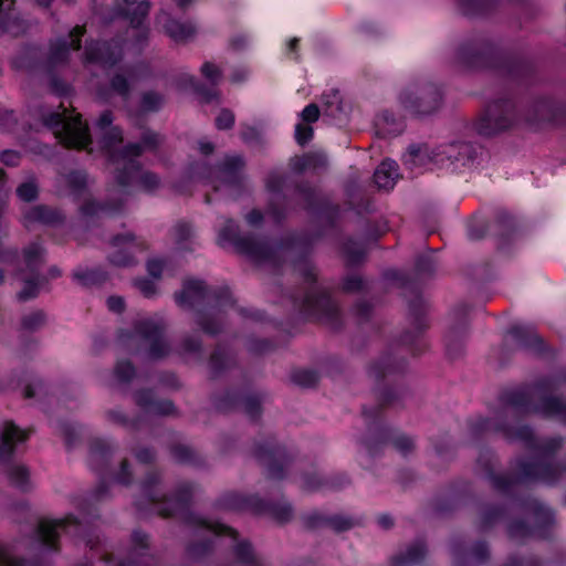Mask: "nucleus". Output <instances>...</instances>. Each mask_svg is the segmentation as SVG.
<instances>
[{
  "instance_id": "5701e85b",
  "label": "nucleus",
  "mask_w": 566,
  "mask_h": 566,
  "mask_svg": "<svg viewBox=\"0 0 566 566\" xmlns=\"http://www.w3.org/2000/svg\"><path fill=\"white\" fill-rule=\"evenodd\" d=\"M305 308L310 313L322 315L331 314L334 311L332 300L325 293L311 294L305 298Z\"/></svg>"
},
{
  "instance_id": "2eb2a0df",
  "label": "nucleus",
  "mask_w": 566,
  "mask_h": 566,
  "mask_svg": "<svg viewBox=\"0 0 566 566\" xmlns=\"http://www.w3.org/2000/svg\"><path fill=\"white\" fill-rule=\"evenodd\" d=\"M205 295V283L199 280H189L184 283L181 292L176 294V301L182 307H192L200 303Z\"/></svg>"
},
{
  "instance_id": "0eeeda50",
  "label": "nucleus",
  "mask_w": 566,
  "mask_h": 566,
  "mask_svg": "<svg viewBox=\"0 0 566 566\" xmlns=\"http://www.w3.org/2000/svg\"><path fill=\"white\" fill-rule=\"evenodd\" d=\"M244 161L240 156H230L224 159L212 180L214 190L226 189L230 195L237 192L243 184L242 169Z\"/></svg>"
},
{
  "instance_id": "bf43d9fd",
  "label": "nucleus",
  "mask_w": 566,
  "mask_h": 566,
  "mask_svg": "<svg viewBox=\"0 0 566 566\" xmlns=\"http://www.w3.org/2000/svg\"><path fill=\"white\" fill-rule=\"evenodd\" d=\"M321 483L316 474L313 476H304L303 479V488L310 491L317 490Z\"/></svg>"
},
{
  "instance_id": "72a5a7b5",
  "label": "nucleus",
  "mask_w": 566,
  "mask_h": 566,
  "mask_svg": "<svg viewBox=\"0 0 566 566\" xmlns=\"http://www.w3.org/2000/svg\"><path fill=\"white\" fill-rule=\"evenodd\" d=\"M490 0H461L463 13L473 15L482 12L489 4Z\"/></svg>"
},
{
  "instance_id": "f03ea898",
  "label": "nucleus",
  "mask_w": 566,
  "mask_h": 566,
  "mask_svg": "<svg viewBox=\"0 0 566 566\" xmlns=\"http://www.w3.org/2000/svg\"><path fill=\"white\" fill-rule=\"evenodd\" d=\"M398 101L410 114L430 115L441 107L442 92L429 81H416L400 92Z\"/></svg>"
},
{
  "instance_id": "e433bc0d",
  "label": "nucleus",
  "mask_w": 566,
  "mask_h": 566,
  "mask_svg": "<svg viewBox=\"0 0 566 566\" xmlns=\"http://www.w3.org/2000/svg\"><path fill=\"white\" fill-rule=\"evenodd\" d=\"M199 523L205 527L207 528L208 531L214 533V534H223V535H228V536H231V537H235V531L223 525V524H220V523H212V522H209V521H206V520H199Z\"/></svg>"
},
{
  "instance_id": "ddd939ff",
  "label": "nucleus",
  "mask_w": 566,
  "mask_h": 566,
  "mask_svg": "<svg viewBox=\"0 0 566 566\" xmlns=\"http://www.w3.org/2000/svg\"><path fill=\"white\" fill-rule=\"evenodd\" d=\"M28 432L21 430L12 422H6L2 430H0V460L9 458L13 451L14 446L28 439Z\"/></svg>"
},
{
  "instance_id": "09e8293b",
  "label": "nucleus",
  "mask_w": 566,
  "mask_h": 566,
  "mask_svg": "<svg viewBox=\"0 0 566 566\" xmlns=\"http://www.w3.org/2000/svg\"><path fill=\"white\" fill-rule=\"evenodd\" d=\"M302 119L307 123H313L318 119L319 109L316 104H308L301 113Z\"/></svg>"
},
{
  "instance_id": "e2e57ef3",
  "label": "nucleus",
  "mask_w": 566,
  "mask_h": 566,
  "mask_svg": "<svg viewBox=\"0 0 566 566\" xmlns=\"http://www.w3.org/2000/svg\"><path fill=\"white\" fill-rule=\"evenodd\" d=\"M136 458L143 463H148L154 459V453L148 449H143L137 452Z\"/></svg>"
},
{
  "instance_id": "c756f323",
  "label": "nucleus",
  "mask_w": 566,
  "mask_h": 566,
  "mask_svg": "<svg viewBox=\"0 0 566 566\" xmlns=\"http://www.w3.org/2000/svg\"><path fill=\"white\" fill-rule=\"evenodd\" d=\"M17 196L21 201L30 202L38 197V185L31 178L17 188Z\"/></svg>"
},
{
  "instance_id": "4468645a",
  "label": "nucleus",
  "mask_w": 566,
  "mask_h": 566,
  "mask_svg": "<svg viewBox=\"0 0 566 566\" xmlns=\"http://www.w3.org/2000/svg\"><path fill=\"white\" fill-rule=\"evenodd\" d=\"M159 23L163 25L166 34L175 42L187 41L196 33V27L191 23H182L169 18L166 13L159 15Z\"/></svg>"
},
{
  "instance_id": "6ab92c4d",
  "label": "nucleus",
  "mask_w": 566,
  "mask_h": 566,
  "mask_svg": "<svg viewBox=\"0 0 566 566\" xmlns=\"http://www.w3.org/2000/svg\"><path fill=\"white\" fill-rule=\"evenodd\" d=\"M45 261V250L39 242L28 244L22 251L24 271L35 275Z\"/></svg>"
},
{
  "instance_id": "4be33fe9",
  "label": "nucleus",
  "mask_w": 566,
  "mask_h": 566,
  "mask_svg": "<svg viewBox=\"0 0 566 566\" xmlns=\"http://www.w3.org/2000/svg\"><path fill=\"white\" fill-rule=\"evenodd\" d=\"M518 479H538L544 482H551V468L537 461L523 462L521 463Z\"/></svg>"
},
{
  "instance_id": "a19ab883",
  "label": "nucleus",
  "mask_w": 566,
  "mask_h": 566,
  "mask_svg": "<svg viewBox=\"0 0 566 566\" xmlns=\"http://www.w3.org/2000/svg\"><path fill=\"white\" fill-rule=\"evenodd\" d=\"M234 124V114L229 109H222L216 118L218 129H229Z\"/></svg>"
},
{
  "instance_id": "39448f33",
  "label": "nucleus",
  "mask_w": 566,
  "mask_h": 566,
  "mask_svg": "<svg viewBox=\"0 0 566 566\" xmlns=\"http://www.w3.org/2000/svg\"><path fill=\"white\" fill-rule=\"evenodd\" d=\"M218 240L221 245L233 243L242 253L254 260H264L270 255V248L266 243L253 238H239L238 228L232 220H226Z\"/></svg>"
},
{
  "instance_id": "a18cd8bd",
  "label": "nucleus",
  "mask_w": 566,
  "mask_h": 566,
  "mask_svg": "<svg viewBox=\"0 0 566 566\" xmlns=\"http://www.w3.org/2000/svg\"><path fill=\"white\" fill-rule=\"evenodd\" d=\"M112 90L122 96H126L129 90L126 77L120 74H116L111 82Z\"/></svg>"
},
{
  "instance_id": "f3484780",
  "label": "nucleus",
  "mask_w": 566,
  "mask_h": 566,
  "mask_svg": "<svg viewBox=\"0 0 566 566\" xmlns=\"http://www.w3.org/2000/svg\"><path fill=\"white\" fill-rule=\"evenodd\" d=\"M117 11L128 18L133 25L137 27L148 14L149 3L145 0H120L117 4Z\"/></svg>"
},
{
  "instance_id": "680f3d73",
  "label": "nucleus",
  "mask_w": 566,
  "mask_h": 566,
  "mask_svg": "<svg viewBox=\"0 0 566 566\" xmlns=\"http://www.w3.org/2000/svg\"><path fill=\"white\" fill-rule=\"evenodd\" d=\"M75 277L83 284H88L95 280V271H88L85 273H75Z\"/></svg>"
},
{
  "instance_id": "20e7f679",
  "label": "nucleus",
  "mask_w": 566,
  "mask_h": 566,
  "mask_svg": "<svg viewBox=\"0 0 566 566\" xmlns=\"http://www.w3.org/2000/svg\"><path fill=\"white\" fill-rule=\"evenodd\" d=\"M480 153L481 149L479 147L469 143L457 142L438 148L433 153L432 159L441 167L454 166L458 168L472 165Z\"/></svg>"
},
{
  "instance_id": "37998d69",
  "label": "nucleus",
  "mask_w": 566,
  "mask_h": 566,
  "mask_svg": "<svg viewBox=\"0 0 566 566\" xmlns=\"http://www.w3.org/2000/svg\"><path fill=\"white\" fill-rule=\"evenodd\" d=\"M326 523L336 532H343L349 530L353 526L352 520L344 516H333L328 518Z\"/></svg>"
},
{
  "instance_id": "13d9d810",
  "label": "nucleus",
  "mask_w": 566,
  "mask_h": 566,
  "mask_svg": "<svg viewBox=\"0 0 566 566\" xmlns=\"http://www.w3.org/2000/svg\"><path fill=\"white\" fill-rule=\"evenodd\" d=\"M200 349V343L197 338H186L182 343L185 353H197Z\"/></svg>"
},
{
  "instance_id": "7ed1b4c3",
  "label": "nucleus",
  "mask_w": 566,
  "mask_h": 566,
  "mask_svg": "<svg viewBox=\"0 0 566 566\" xmlns=\"http://www.w3.org/2000/svg\"><path fill=\"white\" fill-rule=\"evenodd\" d=\"M45 125L66 147L86 148L91 144L87 125L82 122L80 114L52 113L45 119Z\"/></svg>"
},
{
  "instance_id": "dca6fc26",
  "label": "nucleus",
  "mask_w": 566,
  "mask_h": 566,
  "mask_svg": "<svg viewBox=\"0 0 566 566\" xmlns=\"http://www.w3.org/2000/svg\"><path fill=\"white\" fill-rule=\"evenodd\" d=\"M62 220L63 217L60 212L44 206L33 207L23 216V223L27 228L36 222L43 224H56Z\"/></svg>"
},
{
  "instance_id": "473e14b6",
  "label": "nucleus",
  "mask_w": 566,
  "mask_h": 566,
  "mask_svg": "<svg viewBox=\"0 0 566 566\" xmlns=\"http://www.w3.org/2000/svg\"><path fill=\"white\" fill-rule=\"evenodd\" d=\"M116 210H119V207L113 208L109 206H99L93 201H87L85 205H83L81 207V212L85 217L95 216V214H98L99 212L104 213V214H108L112 211H116Z\"/></svg>"
},
{
  "instance_id": "393cba45",
  "label": "nucleus",
  "mask_w": 566,
  "mask_h": 566,
  "mask_svg": "<svg viewBox=\"0 0 566 566\" xmlns=\"http://www.w3.org/2000/svg\"><path fill=\"white\" fill-rule=\"evenodd\" d=\"M8 479L12 484L21 490H25L29 482V472L25 467L20 464H10L6 471Z\"/></svg>"
},
{
  "instance_id": "338daca9",
  "label": "nucleus",
  "mask_w": 566,
  "mask_h": 566,
  "mask_svg": "<svg viewBox=\"0 0 566 566\" xmlns=\"http://www.w3.org/2000/svg\"><path fill=\"white\" fill-rule=\"evenodd\" d=\"M262 220V214L260 211L258 210H253L251 211L248 216H247V221L252 224V226H256L261 222Z\"/></svg>"
},
{
  "instance_id": "774afa93",
  "label": "nucleus",
  "mask_w": 566,
  "mask_h": 566,
  "mask_svg": "<svg viewBox=\"0 0 566 566\" xmlns=\"http://www.w3.org/2000/svg\"><path fill=\"white\" fill-rule=\"evenodd\" d=\"M108 417L112 421L117 423H126V419L119 410H112L108 412Z\"/></svg>"
},
{
  "instance_id": "b1692460",
  "label": "nucleus",
  "mask_w": 566,
  "mask_h": 566,
  "mask_svg": "<svg viewBox=\"0 0 566 566\" xmlns=\"http://www.w3.org/2000/svg\"><path fill=\"white\" fill-rule=\"evenodd\" d=\"M534 410L543 416H566V405L555 398H544Z\"/></svg>"
},
{
  "instance_id": "f704fd0d",
  "label": "nucleus",
  "mask_w": 566,
  "mask_h": 566,
  "mask_svg": "<svg viewBox=\"0 0 566 566\" xmlns=\"http://www.w3.org/2000/svg\"><path fill=\"white\" fill-rule=\"evenodd\" d=\"M35 279H36V283H35V281L33 279H25L24 280V286H23V289L18 294V297L21 301H27V300H30V298L36 296V294H38V283L39 282H44L45 280H40L38 277V275L35 276Z\"/></svg>"
},
{
  "instance_id": "79ce46f5",
  "label": "nucleus",
  "mask_w": 566,
  "mask_h": 566,
  "mask_svg": "<svg viewBox=\"0 0 566 566\" xmlns=\"http://www.w3.org/2000/svg\"><path fill=\"white\" fill-rule=\"evenodd\" d=\"M134 284L146 297H151L157 293L156 284L148 279H137Z\"/></svg>"
},
{
  "instance_id": "69168bd1",
  "label": "nucleus",
  "mask_w": 566,
  "mask_h": 566,
  "mask_svg": "<svg viewBox=\"0 0 566 566\" xmlns=\"http://www.w3.org/2000/svg\"><path fill=\"white\" fill-rule=\"evenodd\" d=\"M268 474L272 479H281L282 475V468L277 467L274 463L269 464L268 467Z\"/></svg>"
},
{
  "instance_id": "aec40b11",
  "label": "nucleus",
  "mask_w": 566,
  "mask_h": 566,
  "mask_svg": "<svg viewBox=\"0 0 566 566\" xmlns=\"http://www.w3.org/2000/svg\"><path fill=\"white\" fill-rule=\"evenodd\" d=\"M136 402L150 415H170L174 411V405L168 400H153L150 392H138Z\"/></svg>"
},
{
  "instance_id": "1a4fd4ad",
  "label": "nucleus",
  "mask_w": 566,
  "mask_h": 566,
  "mask_svg": "<svg viewBox=\"0 0 566 566\" xmlns=\"http://www.w3.org/2000/svg\"><path fill=\"white\" fill-rule=\"evenodd\" d=\"M122 56V49L117 42H91L85 48L84 63H96L102 67L114 65Z\"/></svg>"
},
{
  "instance_id": "8fccbe9b",
  "label": "nucleus",
  "mask_w": 566,
  "mask_h": 566,
  "mask_svg": "<svg viewBox=\"0 0 566 566\" xmlns=\"http://www.w3.org/2000/svg\"><path fill=\"white\" fill-rule=\"evenodd\" d=\"M0 566H27L25 563L17 560L9 551L0 547Z\"/></svg>"
},
{
  "instance_id": "4c0bfd02",
  "label": "nucleus",
  "mask_w": 566,
  "mask_h": 566,
  "mask_svg": "<svg viewBox=\"0 0 566 566\" xmlns=\"http://www.w3.org/2000/svg\"><path fill=\"white\" fill-rule=\"evenodd\" d=\"M424 155L419 148L410 147L408 153L403 156V164L410 169L416 168L423 161Z\"/></svg>"
},
{
  "instance_id": "c85d7f7f",
  "label": "nucleus",
  "mask_w": 566,
  "mask_h": 566,
  "mask_svg": "<svg viewBox=\"0 0 566 566\" xmlns=\"http://www.w3.org/2000/svg\"><path fill=\"white\" fill-rule=\"evenodd\" d=\"M65 181L73 193H81L86 188L88 178L84 171H72L65 176Z\"/></svg>"
},
{
  "instance_id": "7c9ffc66",
  "label": "nucleus",
  "mask_w": 566,
  "mask_h": 566,
  "mask_svg": "<svg viewBox=\"0 0 566 566\" xmlns=\"http://www.w3.org/2000/svg\"><path fill=\"white\" fill-rule=\"evenodd\" d=\"M135 375V369L129 361H119L114 370V377L118 384L128 382Z\"/></svg>"
},
{
  "instance_id": "49530a36",
  "label": "nucleus",
  "mask_w": 566,
  "mask_h": 566,
  "mask_svg": "<svg viewBox=\"0 0 566 566\" xmlns=\"http://www.w3.org/2000/svg\"><path fill=\"white\" fill-rule=\"evenodd\" d=\"M166 268V262L161 259H151L147 262V271L154 279H159Z\"/></svg>"
},
{
  "instance_id": "412c9836",
  "label": "nucleus",
  "mask_w": 566,
  "mask_h": 566,
  "mask_svg": "<svg viewBox=\"0 0 566 566\" xmlns=\"http://www.w3.org/2000/svg\"><path fill=\"white\" fill-rule=\"evenodd\" d=\"M426 553V545L422 542H416L405 553L395 557L392 566H415L422 560Z\"/></svg>"
},
{
  "instance_id": "cd10ccee",
  "label": "nucleus",
  "mask_w": 566,
  "mask_h": 566,
  "mask_svg": "<svg viewBox=\"0 0 566 566\" xmlns=\"http://www.w3.org/2000/svg\"><path fill=\"white\" fill-rule=\"evenodd\" d=\"M264 510L279 522H287L293 514L291 505L286 502L268 504Z\"/></svg>"
},
{
  "instance_id": "6e6d98bb",
  "label": "nucleus",
  "mask_w": 566,
  "mask_h": 566,
  "mask_svg": "<svg viewBox=\"0 0 566 566\" xmlns=\"http://www.w3.org/2000/svg\"><path fill=\"white\" fill-rule=\"evenodd\" d=\"M361 286L363 281L358 276H349L344 282V289L349 292L359 290Z\"/></svg>"
},
{
  "instance_id": "bb28decb",
  "label": "nucleus",
  "mask_w": 566,
  "mask_h": 566,
  "mask_svg": "<svg viewBox=\"0 0 566 566\" xmlns=\"http://www.w3.org/2000/svg\"><path fill=\"white\" fill-rule=\"evenodd\" d=\"M235 555L243 566H261L251 545L247 542L239 543L235 546Z\"/></svg>"
},
{
  "instance_id": "de8ad7c7",
  "label": "nucleus",
  "mask_w": 566,
  "mask_h": 566,
  "mask_svg": "<svg viewBox=\"0 0 566 566\" xmlns=\"http://www.w3.org/2000/svg\"><path fill=\"white\" fill-rule=\"evenodd\" d=\"M313 137V129L310 126L297 124L295 127V138L300 145H305Z\"/></svg>"
},
{
  "instance_id": "0e129e2a",
  "label": "nucleus",
  "mask_w": 566,
  "mask_h": 566,
  "mask_svg": "<svg viewBox=\"0 0 566 566\" xmlns=\"http://www.w3.org/2000/svg\"><path fill=\"white\" fill-rule=\"evenodd\" d=\"M197 323L201 326V328L207 333V334H211V335H214L217 334L219 331H220V327L217 326H212L209 322H205L202 321L201 318H198Z\"/></svg>"
},
{
  "instance_id": "a211bd4d",
  "label": "nucleus",
  "mask_w": 566,
  "mask_h": 566,
  "mask_svg": "<svg viewBox=\"0 0 566 566\" xmlns=\"http://www.w3.org/2000/svg\"><path fill=\"white\" fill-rule=\"evenodd\" d=\"M398 165L396 161L385 159L374 174L375 184L379 189L390 190L398 179Z\"/></svg>"
},
{
  "instance_id": "f8f14e48",
  "label": "nucleus",
  "mask_w": 566,
  "mask_h": 566,
  "mask_svg": "<svg viewBox=\"0 0 566 566\" xmlns=\"http://www.w3.org/2000/svg\"><path fill=\"white\" fill-rule=\"evenodd\" d=\"M83 34L84 29L82 27H75L67 39H61L53 43L50 50V62L53 65L65 62L71 51L80 49V39Z\"/></svg>"
},
{
  "instance_id": "603ef678",
  "label": "nucleus",
  "mask_w": 566,
  "mask_h": 566,
  "mask_svg": "<svg viewBox=\"0 0 566 566\" xmlns=\"http://www.w3.org/2000/svg\"><path fill=\"white\" fill-rule=\"evenodd\" d=\"M394 444L402 453H407L413 448V441L405 436L396 438Z\"/></svg>"
},
{
  "instance_id": "c9c22d12",
  "label": "nucleus",
  "mask_w": 566,
  "mask_h": 566,
  "mask_svg": "<svg viewBox=\"0 0 566 566\" xmlns=\"http://www.w3.org/2000/svg\"><path fill=\"white\" fill-rule=\"evenodd\" d=\"M240 408L251 418L260 415V400L256 397L249 396L240 401Z\"/></svg>"
},
{
  "instance_id": "423d86ee",
  "label": "nucleus",
  "mask_w": 566,
  "mask_h": 566,
  "mask_svg": "<svg viewBox=\"0 0 566 566\" xmlns=\"http://www.w3.org/2000/svg\"><path fill=\"white\" fill-rule=\"evenodd\" d=\"M163 324L150 318L142 319L137 323L134 337L148 346V357L158 359L169 352V346L161 337Z\"/></svg>"
},
{
  "instance_id": "2f4dec72",
  "label": "nucleus",
  "mask_w": 566,
  "mask_h": 566,
  "mask_svg": "<svg viewBox=\"0 0 566 566\" xmlns=\"http://www.w3.org/2000/svg\"><path fill=\"white\" fill-rule=\"evenodd\" d=\"M164 98L161 95L155 92H147L143 95L142 107L144 111L153 112L161 107Z\"/></svg>"
},
{
  "instance_id": "5fc2aeb1",
  "label": "nucleus",
  "mask_w": 566,
  "mask_h": 566,
  "mask_svg": "<svg viewBox=\"0 0 566 566\" xmlns=\"http://www.w3.org/2000/svg\"><path fill=\"white\" fill-rule=\"evenodd\" d=\"M19 154L14 150H4L1 154V160L9 166H14L19 163Z\"/></svg>"
},
{
  "instance_id": "9d476101",
  "label": "nucleus",
  "mask_w": 566,
  "mask_h": 566,
  "mask_svg": "<svg viewBox=\"0 0 566 566\" xmlns=\"http://www.w3.org/2000/svg\"><path fill=\"white\" fill-rule=\"evenodd\" d=\"M82 528V525L72 517L60 521H42L39 524L38 535L43 544L54 547V542L60 535L61 530L73 535H80Z\"/></svg>"
},
{
  "instance_id": "3c124183",
  "label": "nucleus",
  "mask_w": 566,
  "mask_h": 566,
  "mask_svg": "<svg viewBox=\"0 0 566 566\" xmlns=\"http://www.w3.org/2000/svg\"><path fill=\"white\" fill-rule=\"evenodd\" d=\"M463 335V327L460 328H452L449 331L447 335V348L448 352L451 354L453 345L462 337Z\"/></svg>"
},
{
  "instance_id": "9b49d317",
  "label": "nucleus",
  "mask_w": 566,
  "mask_h": 566,
  "mask_svg": "<svg viewBox=\"0 0 566 566\" xmlns=\"http://www.w3.org/2000/svg\"><path fill=\"white\" fill-rule=\"evenodd\" d=\"M500 111L501 107L497 104L489 106L485 115H483L474 125L479 135L490 137L511 126L512 118L509 114H500Z\"/></svg>"
},
{
  "instance_id": "f257e3e1",
  "label": "nucleus",
  "mask_w": 566,
  "mask_h": 566,
  "mask_svg": "<svg viewBox=\"0 0 566 566\" xmlns=\"http://www.w3.org/2000/svg\"><path fill=\"white\" fill-rule=\"evenodd\" d=\"M113 116L109 112H104L96 126L101 134L99 145L107 155L111 163L116 165L115 180L118 186V192L130 195L135 184L146 192H154L160 186V179L157 175L145 171L140 174V166L137 158L146 149H154L160 144V138L155 133H146L142 144L127 145L117 151V147L123 142L122 132L118 127L112 126Z\"/></svg>"
},
{
  "instance_id": "ea45409f",
  "label": "nucleus",
  "mask_w": 566,
  "mask_h": 566,
  "mask_svg": "<svg viewBox=\"0 0 566 566\" xmlns=\"http://www.w3.org/2000/svg\"><path fill=\"white\" fill-rule=\"evenodd\" d=\"M202 75L212 84H217L221 80V72L217 65L206 62L201 66Z\"/></svg>"
},
{
  "instance_id": "864d4df0",
  "label": "nucleus",
  "mask_w": 566,
  "mask_h": 566,
  "mask_svg": "<svg viewBox=\"0 0 566 566\" xmlns=\"http://www.w3.org/2000/svg\"><path fill=\"white\" fill-rule=\"evenodd\" d=\"M507 436L511 439L530 440L532 438V430L527 427H521L515 432L507 431Z\"/></svg>"
},
{
  "instance_id": "6e6552de",
  "label": "nucleus",
  "mask_w": 566,
  "mask_h": 566,
  "mask_svg": "<svg viewBox=\"0 0 566 566\" xmlns=\"http://www.w3.org/2000/svg\"><path fill=\"white\" fill-rule=\"evenodd\" d=\"M112 252L108 255L109 262L115 266H129L134 264V251L142 248L132 233L116 235L111 240Z\"/></svg>"
},
{
  "instance_id": "c03bdc74",
  "label": "nucleus",
  "mask_w": 566,
  "mask_h": 566,
  "mask_svg": "<svg viewBox=\"0 0 566 566\" xmlns=\"http://www.w3.org/2000/svg\"><path fill=\"white\" fill-rule=\"evenodd\" d=\"M44 322V315L41 312H33L25 315L22 319V325L27 329H35Z\"/></svg>"
},
{
  "instance_id": "a878e982",
  "label": "nucleus",
  "mask_w": 566,
  "mask_h": 566,
  "mask_svg": "<svg viewBox=\"0 0 566 566\" xmlns=\"http://www.w3.org/2000/svg\"><path fill=\"white\" fill-rule=\"evenodd\" d=\"M507 410L530 411V395L524 390L511 392L506 397Z\"/></svg>"
},
{
  "instance_id": "4d7b16f0",
  "label": "nucleus",
  "mask_w": 566,
  "mask_h": 566,
  "mask_svg": "<svg viewBox=\"0 0 566 566\" xmlns=\"http://www.w3.org/2000/svg\"><path fill=\"white\" fill-rule=\"evenodd\" d=\"M107 306L111 311L120 313L124 310V300L120 296H111L107 300Z\"/></svg>"
},
{
  "instance_id": "052dcab7",
  "label": "nucleus",
  "mask_w": 566,
  "mask_h": 566,
  "mask_svg": "<svg viewBox=\"0 0 566 566\" xmlns=\"http://www.w3.org/2000/svg\"><path fill=\"white\" fill-rule=\"evenodd\" d=\"M155 483V478L154 476H149L143 484V491L144 493L151 500V501H156L157 497L156 495H154L150 491V488L151 485Z\"/></svg>"
},
{
  "instance_id": "58836bf2",
  "label": "nucleus",
  "mask_w": 566,
  "mask_h": 566,
  "mask_svg": "<svg viewBox=\"0 0 566 566\" xmlns=\"http://www.w3.org/2000/svg\"><path fill=\"white\" fill-rule=\"evenodd\" d=\"M293 380L303 387H310L316 384L317 375L313 371L301 370L293 375Z\"/></svg>"
}]
</instances>
